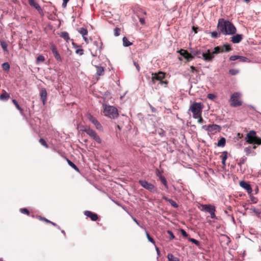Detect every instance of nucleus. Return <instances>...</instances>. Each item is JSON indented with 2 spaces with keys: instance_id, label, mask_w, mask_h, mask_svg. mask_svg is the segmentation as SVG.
Instances as JSON below:
<instances>
[{
  "instance_id": "obj_1",
  "label": "nucleus",
  "mask_w": 261,
  "mask_h": 261,
  "mask_svg": "<svg viewBox=\"0 0 261 261\" xmlns=\"http://www.w3.org/2000/svg\"><path fill=\"white\" fill-rule=\"evenodd\" d=\"M217 28L220 31V33L223 35H234L237 32L235 26L229 21L225 20L223 18L218 20Z\"/></svg>"
},
{
  "instance_id": "obj_2",
  "label": "nucleus",
  "mask_w": 261,
  "mask_h": 261,
  "mask_svg": "<svg viewBox=\"0 0 261 261\" xmlns=\"http://www.w3.org/2000/svg\"><path fill=\"white\" fill-rule=\"evenodd\" d=\"M223 50L222 46H218L214 48V50L211 52L209 49L207 50L205 53L202 54V59L207 62L212 61L214 58V54L223 53Z\"/></svg>"
},
{
  "instance_id": "obj_3",
  "label": "nucleus",
  "mask_w": 261,
  "mask_h": 261,
  "mask_svg": "<svg viewBox=\"0 0 261 261\" xmlns=\"http://www.w3.org/2000/svg\"><path fill=\"white\" fill-rule=\"evenodd\" d=\"M203 106L201 102H194L191 105L189 111H191L193 114V117L197 119L202 115V109Z\"/></svg>"
},
{
  "instance_id": "obj_4",
  "label": "nucleus",
  "mask_w": 261,
  "mask_h": 261,
  "mask_svg": "<svg viewBox=\"0 0 261 261\" xmlns=\"http://www.w3.org/2000/svg\"><path fill=\"white\" fill-rule=\"evenodd\" d=\"M103 115L110 118L115 119L118 117L117 109L111 106L103 105Z\"/></svg>"
},
{
  "instance_id": "obj_5",
  "label": "nucleus",
  "mask_w": 261,
  "mask_h": 261,
  "mask_svg": "<svg viewBox=\"0 0 261 261\" xmlns=\"http://www.w3.org/2000/svg\"><path fill=\"white\" fill-rule=\"evenodd\" d=\"M245 140L246 142L250 144H261V139L256 136V132L254 130H250L247 134Z\"/></svg>"
},
{
  "instance_id": "obj_6",
  "label": "nucleus",
  "mask_w": 261,
  "mask_h": 261,
  "mask_svg": "<svg viewBox=\"0 0 261 261\" xmlns=\"http://www.w3.org/2000/svg\"><path fill=\"white\" fill-rule=\"evenodd\" d=\"M241 94L239 92H234L230 96V106L233 107H237L241 106L242 104L241 100Z\"/></svg>"
},
{
  "instance_id": "obj_7",
  "label": "nucleus",
  "mask_w": 261,
  "mask_h": 261,
  "mask_svg": "<svg viewBox=\"0 0 261 261\" xmlns=\"http://www.w3.org/2000/svg\"><path fill=\"white\" fill-rule=\"evenodd\" d=\"M151 75L154 77L159 81L157 86H164V87H167V85L168 83L167 81H163L165 77V73L163 72L160 71L157 73H152Z\"/></svg>"
},
{
  "instance_id": "obj_8",
  "label": "nucleus",
  "mask_w": 261,
  "mask_h": 261,
  "mask_svg": "<svg viewBox=\"0 0 261 261\" xmlns=\"http://www.w3.org/2000/svg\"><path fill=\"white\" fill-rule=\"evenodd\" d=\"M83 130L97 143H101V140L95 130L87 126Z\"/></svg>"
},
{
  "instance_id": "obj_9",
  "label": "nucleus",
  "mask_w": 261,
  "mask_h": 261,
  "mask_svg": "<svg viewBox=\"0 0 261 261\" xmlns=\"http://www.w3.org/2000/svg\"><path fill=\"white\" fill-rule=\"evenodd\" d=\"M139 182L141 185L142 187H143L146 190L149 191L150 192L153 193L156 192V189L155 188L153 184L148 182V181L145 180H140L139 181Z\"/></svg>"
},
{
  "instance_id": "obj_10",
  "label": "nucleus",
  "mask_w": 261,
  "mask_h": 261,
  "mask_svg": "<svg viewBox=\"0 0 261 261\" xmlns=\"http://www.w3.org/2000/svg\"><path fill=\"white\" fill-rule=\"evenodd\" d=\"M87 118L92 123H93L95 125V126L98 130H102V126L101 125V124L92 115H91L90 114H88Z\"/></svg>"
},
{
  "instance_id": "obj_11",
  "label": "nucleus",
  "mask_w": 261,
  "mask_h": 261,
  "mask_svg": "<svg viewBox=\"0 0 261 261\" xmlns=\"http://www.w3.org/2000/svg\"><path fill=\"white\" fill-rule=\"evenodd\" d=\"M28 2L30 5L32 7L36 9L40 15H41L42 16L44 15L43 10L41 9V8L38 3L35 2L34 0H28Z\"/></svg>"
},
{
  "instance_id": "obj_12",
  "label": "nucleus",
  "mask_w": 261,
  "mask_h": 261,
  "mask_svg": "<svg viewBox=\"0 0 261 261\" xmlns=\"http://www.w3.org/2000/svg\"><path fill=\"white\" fill-rule=\"evenodd\" d=\"M201 206L202 207L201 211L207 212L210 214L213 211H216L215 206L211 204H202Z\"/></svg>"
},
{
  "instance_id": "obj_13",
  "label": "nucleus",
  "mask_w": 261,
  "mask_h": 261,
  "mask_svg": "<svg viewBox=\"0 0 261 261\" xmlns=\"http://www.w3.org/2000/svg\"><path fill=\"white\" fill-rule=\"evenodd\" d=\"M180 54L182 57H184V58L186 59L188 61H190L194 58L193 56L191 54L188 53V51L186 50L181 49L180 50Z\"/></svg>"
},
{
  "instance_id": "obj_14",
  "label": "nucleus",
  "mask_w": 261,
  "mask_h": 261,
  "mask_svg": "<svg viewBox=\"0 0 261 261\" xmlns=\"http://www.w3.org/2000/svg\"><path fill=\"white\" fill-rule=\"evenodd\" d=\"M240 185L241 187L245 189L248 194L252 193V190L251 186L247 182L244 181H241L240 182Z\"/></svg>"
},
{
  "instance_id": "obj_15",
  "label": "nucleus",
  "mask_w": 261,
  "mask_h": 261,
  "mask_svg": "<svg viewBox=\"0 0 261 261\" xmlns=\"http://www.w3.org/2000/svg\"><path fill=\"white\" fill-rule=\"evenodd\" d=\"M51 50L52 51V53L55 58V59L58 61V62H61L62 59L61 57L58 53V51L57 50L56 47L55 46H52L51 47Z\"/></svg>"
},
{
  "instance_id": "obj_16",
  "label": "nucleus",
  "mask_w": 261,
  "mask_h": 261,
  "mask_svg": "<svg viewBox=\"0 0 261 261\" xmlns=\"http://www.w3.org/2000/svg\"><path fill=\"white\" fill-rule=\"evenodd\" d=\"M40 96L43 104L45 105L47 99V92L45 88H42L40 91Z\"/></svg>"
},
{
  "instance_id": "obj_17",
  "label": "nucleus",
  "mask_w": 261,
  "mask_h": 261,
  "mask_svg": "<svg viewBox=\"0 0 261 261\" xmlns=\"http://www.w3.org/2000/svg\"><path fill=\"white\" fill-rule=\"evenodd\" d=\"M84 214L85 216H86L87 217L90 218L91 220L93 221H96L98 219L97 214L93 213L91 211H86L84 212Z\"/></svg>"
},
{
  "instance_id": "obj_18",
  "label": "nucleus",
  "mask_w": 261,
  "mask_h": 261,
  "mask_svg": "<svg viewBox=\"0 0 261 261\" xmlns=\"http://www.w3.org/2000/svg\"><path fill=\"white\" fill-rule=\"evenodd\" d=\"M220 129L221 127L219 125L215 124H210L208 125V132L214 133H216L217 130H220Z\"/></svg>"
},
{
  "instance_id": "obj_19",
  "label": "nucleus",
  "mask_w": 261,
  "mask_h": 261,
  "mask_svg": "<svg viewBox=\"0 0 261 261\" xmlns=\"http://www.w3.org/2000/svg\"><path fill=\"white\" fill-rule=\"evenodd\" d=\"M243 39V36L241 34H236L232 36L231 41L233 43H238L240 42Z\"/></svg>"
},
{
  "instance_id": "obj_20",
  "label": "nucleus",
  "mask_w": 261,
  "mask_h": 261,
  "mask_svg": "<svg viewBox=\"0 0 261 261\" xmlns=\"http://www.w3.org/2000/svg\"><path fill=\"white\" fill-rule=\"evenodd\" d=\"M158 83L159 81L157 80V79L152 75L151 80L149 82V84L152 87V88L157 89L159 88V86H157Z\"/></svg>"
},
{
  "instance_id": "obj_21",
  "label": "nucleus",
  "mask_w": 261,
  "mask_h": 261,
  "mask_svg": "<svg viewBox=\"0 0 261 261\" xmlns=\"http://www.w3.org/2000/svg\"><path fill=\"white\" fill-rule=\"evenodd\" d=\"M93 45L96 47V49L98 50L99 52L102 49V43L101 41H95L93 42Z\"/></svg>"
},
{
  "instance_id": "obj_22",
  "label": "nucleus",
  "mask_w": 261,
  "mask_h": 261,
  "mask_svg": "<svg viewBox=\"0 0 261 261\" xmlns=\"http://www.w3.org/2000/svg\"><path fill=\"white\" fill-rule=\"evenodd\" d=\"M1 46L5 53H8L9 50L8 49V44L4 40H0Z\"/></svg>"
},
{
  "instance_id": "obj_23",
  "label": "nucleus",
  "mask_w": 261,
  "mask_h": 261,
  "mask_svg": "<svg viewBox=\"0 0 261 261\" xmlns=\"http://www.w3.org/2000/svg\"><path fill=\"white\" fill-rule=\"evenodd\" d=\"M222 159V164L223 166L226 165V160L227 158V152L226 151H223L222 155H221Z\"/></svg>"
},
{
  "instance_id": "obj_24",
  "label": "nucleus",
  "mask_w": 261,
  "mask_h": 261,
  "mask_svg": "<svg viewBox=\"0 0 261 261\" xmlns=\"http://www.w3.org/2000/svg\"><path fill=\"white\" fill-rule=\"evenodd\" d=\"M167 257L169 261H180L178 257L174 256L171 253H168Z\"/></svg>"
},
{
  "instance_id": "obj_25",
  "label": "nucleus",
  "mask_w": 261,
  "mask_h": 261,
  "mask_svg": "<svg viewBox=\"0 0 261 261\" xmlns=\"http://www.w3.org/2000/svg\"><path fill=\"white\" fill-rule=\"evenodd\" d=\"M96 75L100 76L103 74L104 72L103 68L101 66H96Z\"/></svg>"
},
{
  "instance_id": "obj_26",
  "label": "nucleus",
  "mask_w": 261,
  "mask_h": 261,
  "mask_svg": "<svg viewBox=\"0 0 261 261\" xmlns=\"http://www.w3.org/2000/svg\"><path fill=\"white\" fill-rule=\"evenodd\" d=\"M192 55L193 57L194 56H197L198 58H202V54L204 53H201L200 50H192L191 51Z\"/></svg>"
},
{
  "instance_id": "obj_27",
  "label": "nucleus",
  "mask_w": 261,
  "mask_h": 261,
  "mask_svg": "<svg viewBox=\"0 0 261 261\" xmlns=\"http://www.w3.org/2000/svg\"><path fill=\"white\" fill-rule=\"evenodd\" d=\"M77 32L81 34L82 36H86L88 34V31L84 28H80L77 29Z\"/></svg>"
},
{
  "instance_id": "obj_28",
  "label": "nucleus",
  "mask_w": 261,
  "mask_h": 261,
  "mask_svg": "<svg viewBox=\"0 0 261 261\" xmlns=\"http://www.w3.org/2000/svg\"><path fill=\"white\" fill-rule=\"evenodd\" d=\"M10 97V95L7 92H5L0 95V99L3 101H7Z\"/></svg>"
},
{
  "instance_id": "obj_29",
  "label": "nucleus",
  "mask_w": 261,
  "mask_h": 261,
  "mask_svg": "<svg viewBox=\"0 0 261 261\" xmlns=\"http://www.w3.org/2000/svg\"><path fill=\"white\" fill-rule=\"evenodd\" d=\"M226 143V140L224 138H221L218 142L217 146L219 147H223Z\"/></svg>"
},
{
  "instance_id": "obj_30",
  "label": "nucleus",
  "mask_w": 261,
  "mask_h": 261,
  "mask_svg": "<svg viewBox=\"0 0 261 261\" xmlns=\"http://www.w3.org/2000/svg\"><path fill=\"white\" fill-rule=\"evenodd\" d=\"M60 36L64 38L66 41H68L70 39L69 34L67 32H61Z\"/></svg>"
},
{
  "instance_id": "obj_31",
  "label": "nucleus",
  "mask_w": 261,
  "mask_h": 261,
  "mask_svg": "<svg viewBox=\"0 0 261 261\" xmlns=\"http://www.w3.org/2000/svg\"><path fill=\"white\" fill-rule=\"evenodd\" d=\"M123 44L124 46L127 47L132 45V43L128 41L126 37H124L123 38Z\"/></svg>"
},
{
  "instance_id": "obj_32",
  "label": "nucleus",
  "mask_w": 261,
  "mask_h": 261,
  "mask_svg": "<svg viewBox=\"0 0 261 261\" xmlns=\"http://www.w3.org/2000/svg\"><path fill=\"white\" fill-rule=\"evenodd\" d=\"M67 162L68 164V165L71 166L72 168H73L74 169H75L76 171H79V169L70 160H69L68 159H66Z\"/></svg>"
},
{
  "instance_id": "obj_33",
  "label": "nucleus",
  "mask_w": 261,
  "mask_h": 261,
  "mask_svg": "<svg viewBox=\"0 0 261 261\" xmlns=\"http://www.w3.org/2000/svg\"><path fill=\"white\" fill-rule=\"evenodd\" d=\"M222 47L224 52H228L231 50L230 46L228 44H224Z\"/></svg>"
},
{
  "instance_id": "obj_34",
  "label": "nucleus",
  "mask_w": 261,
  "mask_h": 261,
  "mask_svg": "<svg viewBox=\"0 0 261 261\" xmlns=\"http://www.w3.org/2000/svg\"><path fill=\"white\" fill-rule=\"evenodd\" d=\"M3 69L5 71H9L10 68L8 62H5L2 64Z\"/></svg>"
},
{
  "instance_id": "obj_35",
  "label": "nucleus",
  "mask_w": 261,
  "mask_h": 261,
  "mask_svg": "<svg viewBox=\"0 0 261 261\" xmlns=\"http://www.w3.org/2000/svg\"><path fill=\"white\" fill-rule=\"evenodd\" d=\"M238 60H239V61L242 62H250V60L248 58H247L245 57H244V56H239V58Z\"/></svg>"
},
{
  "instance_id": "obj_36",
  "label": "nucleus",
  "mask_w": 261,
  "mask_h": 261,
  "mask_svg": "<svg viewBox=\"0 0 261 261\" xmlns=\"http://www.w3.org/2000/svg\"><path fill=\"white\" fill-rule=\"evenodd\" d=\"M188 239V240L189 241H190V242H192L193 243L195 244L197 246H199L200 245V242L198 241H197V240H195V239H194L193 238H189Z\"/></svg>"
},
{
  "instance_id": "obj_37",
  "label": "nucleus",
  "mask_w": 261,
  "mask_h": 261,
  "mask_svg": "<svg viewBox=\"0 0 261 261\" xmlns=\"http://www.w3.org/2000/svg\"><path fill=\"white\" fill-rule=\"evenodd\" d=\"M160 179L161 180V181L162 182V183L165 186L166 188H168V186H167V180L166 179V178L163 176H160Z\"/></svg>"
},
{
  "instance_id": "obj_38",
  "label": "nucleus",
  "mask_w": 261,
  "mask_h": 261,
  "mask_svg": "<svg viewBox=\"0 0 261 261\" xmlns=\"http://www.w3.org/2000/svg\"><path fill=\"white\" fill-rule=\"evenodd\" d=\"M146 235L148 241H149L150 242H151V243L155 245V243L154 240L150 236L149 234L147 231L146 232Z\"/></svg>"
},
{
  "instance_id": "obj_39",
  "label": "nucleus",
  "mask_w": 261,
  "mask_h": 261,
  "mask_svg": "<svg viewBox=\"0 0 261 261\" xmlns=\"http://www.w3.org/2000/svg\"><path fill=\"white\" fill-rule=\"evenodd\" d=\"M239 71L236 69H231L229 70V73L231 75H236L239 73Z\"/></svg>"
},
{
  "instance_id": "obj_40",
  "label": "nucleus",
  "mask_w": 261,
  "mask_h": 261,
  "mask_svg": "<svg viewBox=\"0 0 261 261\" xmlns=\"http://www.w3.org/2000/svg\"><path fill=\"white\" fill-rule=\"evenodd\" d=\"M44 60H45L44 57L42 55H39L37 58L36 62L38 63L40 62H43V61H44Z\"/></svg>"
},
{
  "instance_id": "obj_41",
  "label": "nucleus",
  "mask_w": 261,
  "mask_h": 261,
  "mask_svg": "<svg viewBox=\"0 0 261 261\" xmlns=\"http://www.w3.org/2000/svg\"><path fill=\"white\" fill-rule=\"evenodd\" d=\"M39 142L42 145L44 146L45 148H48V145L47 144L44 139L42 138L40 139Z\"/></svg>"
},
{
  "instance_id": "obj_42",
  "label": "nucleus",
  "mask_w": 261,
  "mask_h": 261,
  "mask_svg": "<svg viewBox=\"0 0 261 261\" xmlns=\"http://www.w3.org/2000/svg\"><path fill=\"white\" fill-rule=\"evenodd\" d=\"M207 98L211 99V100H214L216 98V96L212 93H209L207 95Z\"/></svg>"
},
{
  "instance_id": "obj_43",
  "label": "nucleus",
  "mask_w": 261,
  "mask_h": 261,
  "mask_svg": "<svg viewBox=\"0 0 261 261\" xmlns=\"http://www.w3.org/2000/svg\"><path fill=\"white\" fill-rule=\"evenodd\" d=\"M211 35L212 38H217L218 37V33L217 31L211 32Z\"/></svg>"
},
{
  "instance_id": "obj_44",
  "label": "nucleus",
  "mask_w": 261,
  "mask_h": 261,
  "mask_svg": "<svg viewBox=\"0 0 261 261\" xmlns=\"http://www.w3.org/2000/svg\"><path fill=\"white\" fill-rule=\"evenodd\" d=\"M170 204L174 207L175 208H176L178 207V205L176 203L175 201H174V200H172V199H170V200L169 201V202Z\"/></svg>"
},
{
  "instance_id": "obj_45",
  "label": "nucleus",
  "mask_w": 261,
  "mask_h": 261,
  "mask_svg": "<svg viewBox=\"0 0 261 261\" xmlns=\"http://www.w3.org/2000/svg\"><path fill=\"white\" fill-rule=\"evenodd\" d=\"M20 211L21 213L27 214L28 215H29L30 214L29 211L25 208H21Z\"/></svg>"
},
{
  "instance_id": "obj_46",
  "label": "nucleus",
  "mask_w": 261,
  "mask_h": 261,
  "mask_svg": "<svg viewBox=\"0 0 261 261\" xmlns=\"http://www.w3.org/2000/svg\"><path fill=\"white\" fill-rule=\"evenodd\" d=\"M120 29L116 28L114 29V35L115 36H118L120 35Z\"/></svg>"
},
{
  "instance_id": "obj_47",
  "label": "nucleus",
  "mask_w": 261,
  "mask_h": 261,
  "mask_svg": "<svg viewBox=\"0 0 261 261\" xmlns=\"http://www.w3.org/2000/svg\"><path fill=\"white\" fill-rule=\"evenodd\" d=\"M239 58V56L234 55V56H231L229 58V60L230 61H235L236 60H238Z\"/></svg>"
},
{
  "instance_id": "obj_48",
  "label": "nucleus",
  "mask_w": 261,
  "mask_h": 261,
  "mask_svg": "<svg viewBox=\"0 0 261 261\" xmlns=\"http://www.w3.org/2000/svg\"><path fill=\"white\" fill-rule=\"evenodd\" d=\"M75 53L80 55H82L84 54V50L82 48L77 49L75 50Z\"/></svg>"
},
{
  "instance_id": "obj_49",
  "label": "nucleus",
  "mask_w": 261,
  "mask_h": 261,
  "mask_svg": "<svg viewBox=\"0 0 261 261\" xmlns=\"http://www.w3.org/2000/svg\"><path fill=\"white\" fill-rule=\"evenodd\" d=\"M167 233H168L169 234V238H170V240H173V239L175 238V237H174V234H173V232H172L171 231H170V230H168V231H167Z\"/></svg>"
},
{
  "instance_id": "obj_50",
  "label": "nucleus",
  "mask_w": 261,
  "mask_h": 261,
  "mask_svg": "<svg viewBox=\"0 0 261 261\" xmlns=\"http://www.w3.org/2000/svg\"><path fill=\"white\" fill-rule=\"evenodd\" d=\"M244 151L246 153V154L248 155L251 153V150L250 147H246L244 149Z\"/></svg>"
},
{
  "instance_id": "obj_51",
  "label": "nucleus",
  "mask_w": 261,
  "mask_h": 261,
  "mask_svg": "<svg viewBox=\"0 0 261 261\" xmlns=\"http://www.w3.org/2000/svg\"><path fill=\"white\" fill-rule=\"evenodd\" d=\"M197 119H198V123H200V124H201V123H203V122H204V120H203V119L202 118V117L201 115H200V116H199V117H198V118H197Z\"/></svg>"
},
{
  "instance_id": "obj_52",
  "label": "nucleus",
  "mask_w": 261,
  "mask_h": 261,
  "mask_svg": "<svg viewBox=\"0 0 261 261\" xmlns=\"http://www.w3.org/2000/svg\"><path fill=\"white\" fill-rule=\"evenodd\" d=\"M132 218L133 220L134 221V222H135V223H136L138 225H139V226L140 227H141V228H143V227L142 226H141V225H140V223H139V221H138V220H137L135 218H134V217H133L132 216Z\"/></svg>"
},
{
  "instance_id": "obj_53",
  "label": "nucleus",
  "mask_w": 261,
  "mask_h": 261,
  "mask_svg": "<svg viewBox=\"0 0 261 261\" xmlns=\"http://www.w3.org/2000/svg\"><path fill=\"white\" fill-rule=\"evenodd\" d=\"M180 232L181 233V234L183 236V237H188V234H187V233L186 232V231L185 230L181 229L180 230Z\"/></svg>"
},
{
  "instance_id": "obj_54",
  "label": "nucleus",
  "mask_w": 261,
  "mask_h": 261,
  "mask_svg": "<svg viewBox=\"0 0 261 261\" xmlns=\"http://www.w3.org/2000/svg\"><path fill=\"white\" fill-rule=\"evenodd\" d=\"M12 102L14 103V105L15 106L17 109L20 107L19 105H18L17 101L15 99H13Z\"/></svg>"
},
{
  "instance_id": "obj_55",
  "label": "nucleus",
  "mask_w": 261,
  "mask_h": 261,
  "mask_svg": "<svg viewBox=\"0 0 261 261\" xmlns=\"http://www.w3.org/2000/svg\"><path fill=\"white\" fill-rule=\"evenodd\" d=\"M139 21H140V23L142 25H144L145 23V19L144 18H142V17L140 18Z\"/></svg>"
},
{
  "instance_id": "obj_56",
  "label": "nucleus",
  "mask_w": 261,
  "mask_h": 261,
  "mask_svg": "<svg viewBox=\"0 0 261 261\" xmlns=\"http://www.w3.org/2000/svg\"><path fill=\"white\" fill-rule=\"evenodd\" d=\"M210 215H211V218L212 219L216 218V216L215 215V211H213L212 213L210 214Z\"/></svg>"
},
{
  "instance_id": "obj_57",
  "label": "nucleus",
  "mask_w": 261,
  "mask_h": 261,
  "mask_svg": "<svg viewBox=\"0 0 261 261\" xmlns=\"http://www.w3.org/2000/svg\"><path fill=\"white\" fill-rule=\"evenodd\" d=\"M19 112H20V113L22 115V116H24V114L23 113V110L20 107L19 108H18L17 109Z\"/></svg>"
},
{
  "instance_id": "obj_58",
  "label": "nucleus",
  "mask_w": 261,
  "mask_h": 261,
  "mask_svg": "<svg viewBox=\"0 0 261 261\" xmlns=\"http://www.w3.org/2000/svg\"><path fill=\"white\" fill-rule=\"evenodd\" d=\"M202 128L203 129H204V130H205L208 132V125H203L202 126Z\"/></svg>"
},
{
  "instance_id": "obj_59",
  "label": "nucleus",
  "mask_w": 261,
  "mask_h": 261,
  "mask_svg": "<svg viewBox=\"0 0 261 261\" xmlns=\"http://www.w3.org/2000/svg\"><path fill=\"white\" fill-rule=\"evenodd\" d=\"M134 65L136 66V67L137 68L138 71H139L140 70V67H139V65H138V64H137L136 62H134Z\"/></svg>"
},
{
  "instance_id": "obj_60",
  "label": "nucleus",
  "mask_w": 261,
  "mask_h": 261,
  "mask_svg": "<svg viewBox=\"0 0 261 261\" xmlns=\"http://www.w3.org/2000/svg\"><path fill=\"white\" fill-rule=\"evenodd\" d=\"M190 68L191 69V71L192 72L197 71V70L196 69V68L193 66H191L190 67Z\"/></svg>"
},
{
  "instance_id": "obj_61",
  "label": "nucleus",
  "mask_w": 261,
  "mask_h": 261,
  "mask_svg": "<svg viewBox=\"0 0 261 261\" xmlns=\"http://www.w3.org/2000/svg\"><path fill=\"white\" fill-rule=\"evenodd\" d=\"M68 2H64V1H63V3H62V7L63 8H65L66 6H67V4Z\"/></svg>"
},
{
  "instance_id": "obj_62",
  "label": "nucleus",
  "mask_w": 261,
  "mask_h": 261,
  "mask_svg": "<svg viewBox=\"0 0 261 261\" xmlns=\"http://www.w3.org/2000/svg\"><path fill=\"white\" fill-rule=\"evenodd\" d=\"M40 219L41 220H43L46 221V222H48V223H50V221L49 220H47V219H46L45 218L40 217Z\"/></svg>"
},
{
  "instance_id": "obj_63",
  "label": "nucleus",
  "mask_w": 261,
  "mask_h": 261,
  "mask_svg": "<svg viewBox=\"0 0 261 261\" xmlns=\"http://www.w3.org/2000/svg\"><path fill=\"white\" fill-rule=\"evenodd\" d=\"M84 40H85V41L87 43H89V40L86 37V36H83V37Z\"/></svg>"
},
{
  "instance_id": "obj_64",
  "label": "nucleus",
  "mask_w": 261,
  "mask_h": 261,
  "mask_svg": "<svg viewBox=\"0 0 261 261\" xmlns=\"http://www.w3.org/2000/svg\"><path fill=\"white\" fill-rule=\"evenodd\" d=\"M163 199H164L165 200H166V201H168V202H169V201L171 199H169V198H168V197H167L166 196H164L163 197Z\"/></svg>"
}]
</instances>
